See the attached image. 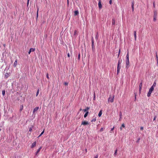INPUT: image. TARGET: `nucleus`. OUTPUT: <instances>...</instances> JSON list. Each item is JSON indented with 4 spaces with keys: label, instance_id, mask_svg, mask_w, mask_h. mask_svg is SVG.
<instances>
[{
    "label": "nucleus",
    "instance_id": "1",
    "mask_svg": "<svg viewBox=\"0 0 158 158\" xmlns=\"http://www.w3.org/2000/svg\"><path fill=\"white\" fill-rule=\"evenodd\" d=\"M92 48L93 51L94 52L95 51V47L94 44V39L93 36L92 37Z\"/></svg>",
    "mask_w": 158,
    "mask_h": 158
},
{
    "label": "nucleus",
    "instance_id": "2",
    "mask_svg": "<svg viewBox=\"0 0 158 158\" xmlns=\"http://www.w3.org/2000/svg\"><path fill=\"white\" fill-rule=\"evenodd\" d=\"M157 17V12L156 11H154V13L153 20L155 21L156 20Z\"/></svg>",
    "mask_w": 158,
    "mask_h": 158
},
{
    "label": "nucleus",
    "instance_id": "3",
    "mask_svg": "<svg viewBox=\"0 0 158 158\" xmlns=\"http://www.w3.org/2000/svg\"><path fill=\"white\" fill-rule=\"evenodd\" d=\"M126 67L127 68L129 67V66L130 63L129 59H126Z\"/></svg>",
    "mask_w": 158,
    "mask_h": 158
},
{
    "label": "nucleus",
    "instance_id": "4",
    "mask_svg": "<svg viewBox=\"0 0 158 158\" xmlns=\"http://www.w3.org/2000/svg\"><path fill=\"white\" fill-rule=\"evenodd\" d=\"M39 109V107L38 106L36 107L35 108H34L32 112L33 114H34L35 112L37 111Z\"/></svg>",
    "mask_w": 158,
    "mask_h": 158
},
{
    "label": "nucleus",
    "instance_id": "5",
    "mask_svg": "<svg viewBox=\"0 0 158 158\" xmlns=\"http://www.w3.org/2000/svg\"><path fill=\"white\" fill-rule=\"evenodd\" d=\"M114 97H113L112 98H111L110 97L109 98L108 100V102H113L114 101Z\"/></svg>",
    "mask_w": 158,
    "mask_h": 158
},
{
    "label": "nucleus",
    "instance_id": "6",
    "mask_svg": "<svg viewBox=\"0 0 158 158\" xmlns=\"http://www.w3.org/2000/svg\"><path fill=\"white\" fill-rule=\"evenodd\" d=\"M89 124V123L87 121H83L81 123V125H83L84 126L87 125Z\"/></svg>",
    "mask_w": 158,
    "mask_h": 158
},
{
    "label": "nucleus",
    "instance_id": "7",
    "mask_svg": "<svg viewBox=\"0 0 158 158\" xmlns=\"http://www.w3.org/2000/svg\"><path fill=\"white\" fill-rule=\"evenodd\" d=\"M98 5L99 8L100 9H101L102 7V5L101 4V2L100 0H99V1Z\"/></svg>",
    "mask_w": 158,
    "mask_h": 158
},
{
    "label": "nucleus",
    "instance_id": "8",
    "mask_svg": "<svg viewBox=\"0 0 158 158\" xmlns=\"http://www.w3.org/2000/svg\"><path fill=\"white\" fill-rule=\"evenodd\" d=\"M35 49L34 48H31L28 52V54H30L31 52H33L35 51Z\"/></svg>",
    "mask_w": 158,
    "mask_h": 158
},
{
    "label": "nucleus",
    "instance_id": "9",
    "mask_svg": "<svg viewBox=\"0 0 158 158\" xmlns=\"http://www.w3.org/2000/svg\"><path fill=\"white\" fill-rule=\"evenodd\" d=\"M99 35L98 34V32H97L96 34L95 35V38L96 39V40H97L98 39L99 37Z\"/></svg>",
    "mask_w": 158,
    "mask_h": 158
},
{
    "label": "nucleus",
    "instance_id": "10",
    "mask_svg": "<svg viewBox=\"0 0 158 158\" xmlns=\"http://www.w3.org/2000/svg\"><path fill=\"white\" fill-rule=\"evenodd\" d=\"M36 144V141H35L31 145V148H32L35 146Z\"/></svg>",
    "mask_w": 158,
    "mask_h": 158
},
{
    "label": "nucleus",
    "instance_id": "11",
    "mask_svg": "<svg viewBox=\"0 0 158 158\" xmlns=\"http://www.w3.org/2000/svg\"><path fill=\"white\" fill-rule=\"evenodd\" d=\"M42 148V147H40L37 150V151L35 152V155L36 156H37L38 153L40 152V150Z\"/></svg>",
    "mask_w": 158,
    "mask_h": 158
},
{
    "label": "nucleus",
    "instance_id": "12",
    "mask_svg": "<svg viewBox=\"0 0 158 158\" xmlns=\"http://www.w3.org/2000/svg\"><path fill=\"white\" fill-rule=\"evenodd\" d=\"M115 25V19L114 18H113L112 19V25L113 26V25Z\"/></svg>",
    "mask_w": 158,
    "mask_h": 158
},
{
    "label": "nucleus",
    "instance_id": "13",
    "mask_svg": "<svg viewBox=\"0 0 158 158\" xmlns=\"http://www.w3.org/2000/svg\"><path fill=\"white\" fill-rule=\"evenodd\" d=\"M89 109V108L88 107H87L86 108L84 109L83 110V111L84 112H86L87 111H88V110Z\"/></svg>",
    "mask_w": 158,
    "mask_h": 158
},
{
    "label": "nucleus",
    "instance_id": "14",
    "mask_svg": "<svg viewBox=\"0 0 158 158\" xmlns=\"http://www.w3.org/2000/svg\"><path fill=\"white\" fill-rule=\"evenodd\" d=\"M134 1H133L131 2V8H132V11L133 12L134 10Z\"/></svg>",
    "mask_w": 158,
    "mask_h": 158
},
{
    "label": "nucleus",
    "instance_id": "15",
    "mask_svg": "<svg viewBox=\"0 0 158 158\" xmlns=\"http://www.w3.org/2000/svg\"><path fill=\"white\" fill-rule=\"evenodd\" d=\"M134 35L135 37V40L136 41V31H134Z\"/></svg>",
    "mask_w": 158,
    "mask_h": 158
},
{
    "label": "nucleus",
    "instance_id": "16",
    "mask_svg": "<svg viewBox=\"0 0 158 158\" xmlns=\"http://www.w3.org/2000/svg\"><path fill=\"white\" fill-rule=\"evenodd\" d=\"M122 60L121 59H119V60H118V64L120 65L121 64V63H122Z\"/></svg>",
    "mask_w": 158,
    "mask_h": 158
},
{
    "label": "nucleus",
    "instance_id": "17",
    "mask_svg": "<svg viewBox=\"0 0 158 158\" xmlns=\"http://www.w3.org/2000/svg\"><path fill=\"white\" fill-rule=\"evenodd\" d=\"M17 60L16 59L15 60V62L14 63L13 66H14V67H16V66L17 64Z\"/></svg>",
    "mask_w": 158,
    "mask_h": 158
},
{
    "label": "nucleus",
    "instance_id": "18",
    "mask_svg": "<svg viewBox=\"0 0 158 158\" xmlns=\"http://www.w3.org/2000/svg\"><path fill=\"white\" fill-rule=\"evenodd\" d=\"M74 13L75 15H77L79 14V11L77 10H75L74 11Z\"/></svg>",
    "mask_w": 158,
    "mask_h": 158
},
{
    "label": "nucleus",
    "instance_id": "19",
    "mask_svg": "<svg viewBox=\"0 0 158 158\" xmlns=\"http://www.w3.org/2000/svg\"><path fill=\"white\" fill-rule=\"evenodd\" d=\"M119 115V120H120L122 118V113L121 112H120Z\"/></svg>",
    "mask_w": 158,
    "mask_h": 158
},
{
    "label": "nucleus",
    "instance_id": "20",
    "mask_svg": "<svg viewBox=\"0 0 158 158\" xmlns=\"http://www.w3.org/2000/svg\"><path fill=\"white\" fill-rule=\"evenodd\" d=\"M152 93V92L149 91L147 94V96L148 97H149L150 96Z\"/></svg>",
    "mask_w": 158,
    "mask_h": 158
},
{
    "label": "nucleus",
    "instance_id": "21",
    "mask_svg": "<svg viewBox=\"0 0 158 158\" xmlns=\"http://www.w3.org/2000/svg\"><path fill=\"white\" fill-rule=\"evenodd\" d=\"M102 110H100L99 112V113L98 114V116L99 117H100L102 114Z\"/></svg>",
    "mask_w": 158,
    "mask_h": 158
},
{
    "label": "nucleus",
    "instance_id": "22",
    "mask_svg": "<svg viewBox=\"0 0 158 158\" xmlns=\"http://www.w3.org/2000/svg\"><path fill=\"white\" fill-rule=\"evenodd\" d=\"M154 89V87H153V86H152L150 89H149V91H151L152 92V91H153V90Z\"/></svg>",
    "mask_w": 158,
    "mask_h": 158
},
{
    "label": "nucleus",
    "instance_id": "23",
    "mask_svg": "<svg viewBox=\"0 0 158 158\" xmlns=\"http://www.w3.org/2000/svg\"><path fill=\"white\" fill-rule=\"evenodd\" d=\"M125 127V126L124 124H123L121 126V127H120V129L121 130H122V128Z\"/></svg>",
    "mask_w": 158,
    "mask_h": 158
},
{
    "label": "nucleus",
    "instance_id": "24",
    "mask_svg": "<svg viewBox=\"0 0 158 158\" xmlns=\"http://www.w3.org/2000/svg\"><path fill=\"white\" fill-rule=\"evenodd\" d=\"M89 113L88 111H87L86 113L85 114L84 117V118H86L88 115V114Z\"/></svg>",
    "mask_w": 158,
    "mask_h": 158
},
{
    "label": "nucleus",
    "instance_id": "25",
    "mask_svg": "<svg viewBox=\"0 0 158 158\" xmlns=\"http://www.w3.org/2000/svg\"><path fill=\"white\" fill-rule=\"evenodd\" d=\"M139 91H140L142 87V82L140 83L139 85Z\"/></svg>",
    "mask_w": 158,
    "mask_h": 158
},
{
    "label": "nucleus",
    "instance_id": "26",
    "mask_svg": "<svg viewBox=\"0 0 158 158\" xmlns=\"http://www.w3.org/2000/svg\"><path fill=\"white\" fill-rule=\"evenodd\" d=\"M117 149H116L115 150L114 154V156H115L117 155Z\"/></svg>",
    "mask_w": 158,
    "mask_h": 158
},
{
    "label": "nucleus",
    "instance_id": "27",
    "mask_svg": "<svg viewBox=\"0 0 158 158\" xmlns=\"http://www.w3.org/2000/svg\"><path fill=\"white\" fill-rule=\"evenodd\" d=\"M5 77L6 78H8L9 77V74L7 73H6L5 74Z\"/></svg>",
    "mask_w": 158,
    "mask_h": 158
},
{
    "label": "nucleus",
    "instance_id": "28",
    "mask_svg": "<svg viewBox=\"0 0 158 158\" xmlns=\"http://www.w3.org/2000/svg\"><path fill=\"white\" fill-rule=\"evenodd\" d=\"M39 10V8L37 7V18H38V11Z\"/></svg>",
    "mask_w": 158,
    "mask_h": 158
},
{
    "label": "nucleus",
    "instance_id": "29",
    "mask_svg": "<svg viewBox=\"0 0 158 158\" xmlns=\"http://www.w3.org/2000/svg\"><path fill=\"white\" fill-rule=\"evenodd\" d=\"M96 120V118H93L91 120V122H95Z\"/></svg>",
    "mask_w": 158,
    "mask_h": 158
},
{
    "label": "nucleus",
    "instance_id": "30",
    "mask_svg": "<svg viewBox=\"0 0 158 158\" xmlns=\"http://www.w3.org/2000/svg\"><path fill=\"white\" fill-rule=\"evenodd\" d=\"M96 99V96H95V93H94V97H93V100H95Z\"/></svg>",
    "mask_w": 158,
    "mask_h": 158
},
{
    "label": "nucleus",
    "instance_id": "31",
    "mask_svg": "<svg viewBox=\"0 0 158 158\" xmlns=\"http://www.w3.org/2000/svg\"><path fill=\"white\" fill-rule=\"evenodd\" d=\"M126 59H129V54L128 52H127V55H126Z\"/></svg>",
    "mask_w": 158,
    "mask_h": 158
},
{
    "label": "nucleus",
    "instance_id": "32",
    "mask_svg": "<svg viewBox=\"0 0 158 158\" xmlns=\"http://www.w3.org/2000/svg\"><path fill=\"white\" fill-rule=\"evenodd\" d=\"M156 60L157 61V63H158V56L157 55V52H156Z\"/></svg>",
    "mask_w": 158,
    "mask_h": 158
},
{
    "label": "nucleus",
    "instance_id": "33",
    "mask_svg": "<svg viewBox=\"0 0 158 158\" xmlns=\"http://www.w3.org/2000/svg\"><path fill=\"white\" fill-rule=\"evenodd\" d=\"M5 94V90H3L2 91V94L3 96H4Z\"/></svg>",
    "mask_w": 158,
    "mask_h": 158
},
{
    "label": "nucleus",
    "instance_id": "34",
    "mask_svg": "<svg viewBox=\"0 0 158 158\" xmlns=\"http://www.w3.org/2000/svg\"><path fill=\"white\" fill-rule=\"evenodd\" d=\"M77 34V31L75 30L74 31V35H76Z\"/></svg>",
    "mask_w": 158,
    "mask_h": 158
},
{
    "label": "nucleus",
    "instance_id": "35",
    "mask_svg": "<svg viewBox=\"0 0 158 158\" xmlns=\"http://www.w3.org/2000/svg\"><path fill=\"white\" fill-rule=\"evenodd\" d=\"M121 68V66L120 65H117V69H120Z\"/></svg>",
    "mask_w": 158,
    "mask_h": 158
},
{
    "label": "nucleus",
    "instance_id": "36",
    "mask_svg": "<svg viewBox=\"0 0 158 158\" xmlns=\"http://www.w3.org/2000/svg\"><path fill=\"white\" fill-rule=\"evenodd\" d=\"M23 109V105L21 106V107H20V111H21Z\"/></svg>",
    "mask_w": 158,
    "mask_h": 158
},
{
    "label": "nucleus",
    "instance_id": "37",
    "mask_svg": "<svg viewBox=\"0 0 158 158\" xmlns=\"http://www.w3.org/2000/svg\"><path fill=\"white\" fill-rule=\"evenodd\" d=\"M39 89H38L37 90V93H36V96H37L39 94Z\"/></svg>",
    "mask_w": 158,
    "mask_h": 158
},
{
    "label": "nucleus",
    "instance_id": "38",
    "mask_svg": "<svg viewBox=\"0 0 158 158\" xmlns=\"http://www.w3.org/2000/svg\"><path fill=\"white\" fill-rule=\"evenodd\" d=\"M156 83L155 82L153 83V85H152V86H153V87H154L156 86Z\"/></svg>",
    "mask_w": 158,
    "mask_h": 158
},
{
    "label": "nucleus",
    "instance_id": "39",
    "mask_svg": "<svg viewBox=\"0 0 158 158\" xmlns=\"http://www.w3.org/2000/svg\"><path fill=\"white\" fill-rule=\"evenodd\" d=\"M114 129V127L112 128H111V130L110 131V132L111 133L112 131H113V130Z\"/></svg>",
    "mask_w": 158,
    "mask_h": 158
},
{
    "label": "nucleus",
    "instance_id": "40",
    "mask_svg": "<svg viewBox=\"0 0 158 158\" xmlns=\"http://www.w3.org/2000/svg\"><path fill=\"white\" fill-rule=\"evenodd\" d=\"M80 53H79V54H78V60H80Z\"/></svg>",
    "mask_w": 158,
    "mask_h": 158
},
{
    "label": "nucleus",
    "instance_id": "41",
    "mask_svg": "<svg viewBox=\"0 0 158 158\" xmlns=\"http://www.w3.org/2000/svg\"><path fill=\"white\" fill-rule=\"evenodd\" d=\"M46 77H47V78L48 79H49V76H48V73H47L46 74Z\"/></svg>",
    "mask_w": 158,
    "mask_h": 158
},
{
    "label": "nucleus",
    "instance_id": "42",
    "mask_svg": "<svg viewBox=\"0 0 158 158\" xmlns=\"http://www.w3.org/2000/svg\"><path fill=\"white\" fill-rule=\"evenodd\" d=\"M140 138H138V139H137V141H136V142H137V143H139V141L140 140Z\"/></svg>",
    "mask_w": 158,
    "mask_h": 158
},
{
    "label": "nucleus",
    "instance_id": "43",
    "mask_svg": "<svg viewBox=\"0 0 158 158\" xmlns=\"http://www.w3.org/2000/svg\"><path fill=\"white\" fill-rule=\"evenodd\" d=\"M120 69H117V74H118L119 73V71H120Z\"/></svg>",
    "mask_w": 158,
    "mask_h": 158
},
{
    "label": "nucleus",
    "instance_id": "44",
    "mask_svg": "<svg viewBox=\"0 0 158 158\" xmlns=\"http://www.w3.org/2000/svg\"><path fill=\"white\" fill-rule=\"evenodd\" d=\"M64 84L66 85H67L68 84V83L67 82H65L64 83Z\"/></svg>",
    "mask_w": 158,
    "mask_h": 158
},
{
    "label": "nucleus",
    "instance_id": "45",
    "mask_svg": "<svg viewBox=\"0 0 158 158\" xmlns=\"http://www.w3.org/2000/svg\"><path fill=\"white\" fill-rule=\"evenodd\" d=\"M29 0H27V6H28V5H29Z\"/></svg>",
    "mask_w": 158,
    "mask_h": 158
},
{
    "label": "nucleus",
    "instance_id": "46",
    "mask_svg": "<svg viewBox=\"0 0 158 158\" xmlns=\"http://www.w3.org/2000/svg\"><path fill=\"white\" fill-rule=\"evenodd\" d=\"M32 127H30V128H29V131H31L32 130Z\"/></svg>",
    "mask_w": 158,
    "mask_h": 158
},
{
    "label": "nucleus",
    "instance_id": "47",
    "mask_svg": "<svg viewBox=\"0 0 158 158\" xmlns=\"http://www.w3.org/2000/svg\"><path fill=\"white\" fill-rule=\"evenodd\" d=\"M156 115L155 116L153 120L154 121L156 119Z\"/></svg>",
    "mask_w": 158,
    "mask_h": 158
},
{
    "label": "nucleus",
    "instance_id": "48",
    "mask_svg": "<svg viewBox=\"0 0 158 158\" xmlns=\"http://www.w3.org/2000/svg\"><path fill=\"white\" fill-rule=\"evenodd\" d=\"M112 0H110V1H109V3L110 4V5L111 4H112Z\"/></svg>",
    "mask_w": 158,
    "mask_h": 158
},
{
    "label": "nucleus",
    "instance_id": "49",
    "mask_svg": "<svg viewBox=\"0 0 158 158\" xmlns=\"http://www.w3.org/2000/svg\"><path fill=\"white\" fill-rule=\"evenodd\" d=\"M44 129L43 130V131L41 132V133L40 134H41L42 135L44 132Z\"/></svg>",
    "mask_w": 158,
    "mask_h": 158
},
{
    "label": "nucleus",
    "instance_id": "50",
    "mask_svg": "<svg viewBox=\"0 0 158 158\" xmlns=\"http://www.w3.org/2000/svg\"><path fill=\"white\" fill-rule=\"evenodd\" d=\"M135 101L136 100V94H135Z\"/></svg>",
    "mask_w": 158,
    "mask_h": 158
},
{
    "label": "nucleus",
    "instance_id": "51",
    "mask_svg": "<svg viewBox=\"0 0 158 158\" xmlns=\"http://www.w3.org/2000/svg\"><path fill=\"white\" fill-rule=\"evenodd\" d=\"M143 127H140V130H143Z\"/></svg>",
    "mask_w": 158,
    "mask_h": 158
},
{
    "label": "nucleus",
    "instance_id": "52",
    "mask_svg": "<svg viewBox=\"0 0 158 158\" xmlns=\"http://www.w3.org/2000/svg\"><path fill=\"white\" fill-rule=\"evenodd\" d=\"M67 56L69 57L70 56V54L69 53H68L67 54Z\"/></svg>",
    "mask_w": 158,
    "mask_h": 158
},
{
    "label": "nucleus",
    "instance_id": "53",
    "mask_svg": "<svg viewBox=\"0 0 158 158\" xmlns=\"http://www.w3.org/2000/svg\"><path fill=\"white\" fill-rule=\"evenodd\" d=\"M98 155H96L95 157L94 158H98Z\"/></svg>",
    "mask_w": 158,
    "mask_h": 158
},
{
    "label": "nucleus",
    "instance_id": "54",
    "mask_svg": "<svg viewBox=\"0 0 158 158\" xmlns=\"http://www.w3.org/2000/svg\"><path fill=\"white\" fill-rule=\"evenodd\" d=\"M103 131V128H101L100 129V131Z\"/></svg>",
    "mask_w": 158,
    "mask_h": 158
},
{
    "label": "nucleus",
    "instance_id": "55",
    "mask_svg": "<svg viewBox=\"0 0 158 158\" xmlns=\"http://www.w3.org/2000/svg\"><path fill=\"white\" fill-rule=\"evenodd\" d=\"M153 5L154 7H155V5L154 2L153 3Z\"/></svg>",
    "mask_w": 158,
    "mask_h": 158
},
{
    "label": "nucleus",
    "instance_id": "56",
    "mask_svg": "<svg viewBox=\"0 0 158 158\" xmlns=\"http://www.w3.org/2000/svg\"><path fill=\"white\" fill-rule=\"evenodd\" d=\"M42 135L41 134H40V135L38 137L41 136Z\"/></svg>",
    "mask_w": 158,
    "mask_h": 158
},
{
    "label": "nucleus",
    "instance_id": "57",
    "mask_svg": "<svg viewBox=\"0 0 158 158\" xmlns=\"http://www.w3.org/2000/svg\"><path fill=\"white\" fill-rule=\"evenodd\" d=\"M120 49H119V52H118V53H120Z\"/></svg>",
    "mask_w": 158,
    "mask_h": 158
},
{
    "label": "nucleus",
    "instance_id": "58",
    "mask_svg": "<svg viewBox=\"0 0 158 158\" xmlns=\"http://www.w3.org/2000/svg\"><path fill=\"white\" fill-rule=\"evenodd\" d=\"M67 3H68V4L69 3V1L68 0H67Z\"/></svg>",
    "mask_w": 158,
    "mask_h": 158
},
{
    "label": "nucleus",
    "instance_id": "59",
    "mask_svg": "<svg viewBox=\"0 0 158 158\" xmlns=\"http://www.w3.org/2000/svg\"><path fill=\"white\" fill-rule=\"evenodd\" d=\"M81 110H82V109H81H81H80L79 111H81Z\"/></svg>",
    "mask_w": 158,
    "mask_h": 158
},
{
    "label": "nucleus",
    "instance_id": "60",
    "mask_svg": "<svg viewBox=\"0 0 158 158\" xmlns=\"http://www.w3.org/2000/svg\"><path fill=\"white\" fill-rule=\"evenodd\" d=\"M119 54H120V53H118V56H119Z\"/></svg>",
    "mask_w": 158,
    "mask_h": 158
},
{
    "label": "nucleus",
    "instance_id": "61",
    "mask_svg": "<svg viewBox=\"0 0 158 158\" xmlns=\"http://www.w3.org/2000/svg\"><path fill=\"white\" fill-rule=\"evenodd\" d=\"M85 151L86 152H87V149H85Z\"/></svg>",
    "mask_w": 158,
    "mask_h": 158
},
{
    "label": "nucleus",
    "instance_id": "62",
    "mask_svg": "<svg viewBox=\"0 0 158 158\" xmlns=\"http://www.w3.org/2000/svg\"><path fill=\"white\" fill-rule=\"evenodd\" d=\"M1 130V129H0V131Z\"/></svg>",
    "mask_w": 158,
    "mask_h": 158
}]
</instances>
